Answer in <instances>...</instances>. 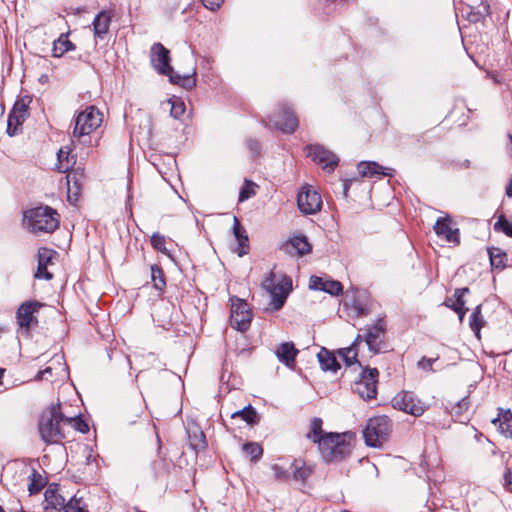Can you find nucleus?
Here are the masks:
<instances>
[{
  "label": "nucleus",
  "mask_w": 512,
  "mask_h": 512,
  "mask_svg": "<svg viewBox=\"0 0 512 512\" xmlns=\"http://www.w3.org/2000/svg\"><path fill=\"white\" fill-rule=\"evenodd\" d=\"M66 424L72 426L74 429L86 433L89 431L88 424L80 417H66Z\"/></svg>",
  "instance_id": "a18cd8bd"
},
{
  "label": "nucleus",
  "mask_w": 512,
  "mask_h": 512,
  "mask_svg": "<svg viewBox=\"0 0 512 512\" xmlns=\"http://www.w3.org/2000/svg\"><path fill=\"white\" fill-rule=\"evenodd\" d=\"M354 435L352 433H327L318 444V449L324 461L328 463L340 462L345 459L353 449Z\"/></svg>",
  "instance_id": "7ed1b4c3"
},
{
  "label": "nucleus",
  "mask_w": 512,
  "mask_h": 512,
  "mask_svg": "<svg viewBox=\"0 0 512 512\" xmlns=\"http://www.w3.org/2000/svg\"><path fill=\"white\" fill-rule=\"evenodd\" d=\"M72 149L68 146L62 147L58 152V164L57 169L61 173H65L70 170L75 164L74 155H71Z\"/></svg>",
  "instance_id": "cd10ccee"
},
{
  "label": "nucleus",
  "mask_w": 512,
  "mask_h": 512,
  "mask_svg": "<svg viewBox=\"0 0 512 512\" xmlns=\"http://www.w3.org/2000/svg\"><path fill=\"white\" fill-rule=\"evenodd\" d=\"M4 369H0V379L3 377Z\"/></svg>",
  "instance_id": "680f3d73"
},
{
  "label": "nucleus",
  "mask_w": 512,
  "mask_h": 512,
  "mask_svg": "<svg viewBox=\"0 0 512 512\" xmlns=\"http://www.w3.org/2000/svg\"><path fill=\"white\" fill-rule=\"evenodd\" d=\"M188 439L190 447L195 451L204 450L207 446L206 437L198 426H192L188 429Z\"/></svg>",
  "instance_id": "b1692460"
},
{
  "label": "nucleus",
  "mask_w": 512,
  "mask_h": 512,
  "mask_svg": "<svg viewBox=\"0 0 512 512\" xmlns=\"http://www.w3.org/2000/svg\"><path fill=\"white\" fill-rule=\"evenodd\" d=\"M434 231L437 236L442 237L448 243L459 244V229L452 225L450 217L439 218L435 225Z\"/></svg>",
  "instance_id": "2eb2a0df"
},
{
  "label": "nucleus",
  "mask_w": 512,
  "mask_h": 512,
  "mask_svg": "<svg viewBox=\"0 0 512 512\" xmlns=\"http://www.w3.org/2000/svg\"><path fill=\"white\" fill-rule=\"evenodd\" d=\"M379 372L376 368L362 369L359 378L353 383L352 390L364 401L375 399Z\"/></svg>",
  "instance_id": "1a4fd4ad"
},
{
  "label": "nucleus",
  "mask_w": 512,
  "mask_h": 512,
  "mask_svg": "<svg viewBox=\"0 0 512 512\" xmlns=\"http://www.w3.org/2000/svg\"><path fill=\"white\" fill-rule=\"evenodd\" d=\"M499 422L500 432L508 438H512V414L508 410L500 418L493 420V423Z\"/></svg>",
  "instance_id": "72a5a7b5"
},
{
  "label": "nucleus",
  "mask_w": 512,
  "mask_h": 512,
  "mask_svg": "<svg viewBox=\"0 0 512 512\" xmlns=\"http://www.w3.org/2000/svg\"><path fill=\"white\" fill-rule=\"evenodd\" d=\"M103 114L95 106H89L80 112L75 118L73 138L80 139L87 136L100 127Z\"/></svg>",
  "instance_id": "0eeeda50"
},
{
  "label": "nucleus",
  "mask_w": 512,
  "mask_h": 512,
  "mask_svg": "<svg viewBox=\"0 0 512 512\" xmlns=\"http://www.w3.org/2000/svg\"><path fill=\"white\" fill-rule=\"evenodd\" d=\"M270 121L273 122L277 129H280L285 133H292L298 127L297 117L292 111L286 108H283L275 114Z\"/></svg>",
  "instance_id": "dca6fc26"
},
{
  "label": "nucleus",
  "mask_w": 512,
  "mask_h": 512,
  "mask_svg": "<svg viewBox=\"0 0 512 512\" xmlns=\"http://www.w3.org/2000/svg\"><path fill=\"white\" fill-rule=\"evenodd\" d=\"M252 314L248 304L241 300H232L230 324L238 331L245 332L250 327Z\"/></svg>",
  "instance_id": "9b49d317"
},
{
  "label": "nucleus",
  "mask_w": 512,
  "mask_h": 512,
  "mask_svg": "<svg viewBox=\"0 0 512 512\" xmlns=\"http://www.w3.org/2000/svg\"><path fill=\"white\" fill-rule=\"evenodd\" d=\"M322 419L315 417L310 422V431L307 433L306 437L312 440L314 443L319 444L322 439H324L323 430H322Z\"/></svg>",
  "instance_id": "7c9ffc66"
},
{
  "label": "nucleus",
  "mask_w": 512,
  "mask_h": 512,
  "mask_svg": "<svg viewBox=\"0 0 512 512\" xmlns=\"http://www.w3.org/2000/svg\"><path fill=\"white\" fill-rule=\"evenodd\" d=\"M232 417H241L246 423L253 424L256 422L257 413L249 405L248 407L233 413Z\"/></svg>",
  "instance_id": "79ce46f5"
},
{
  "label": "nucleus",
  "mask_w": 512,
  "mask_h": 512,
  "mask_svg": "<svg viewBox=\"0 0 512 512\" xmlns=\"http://www.w3.org/2000/svg\"><path fill=\"white\" fill-rule=\"evenodd\" d=\"M490 14V4L482 0L477 6L471 7L468 15L471 22H478Z\"/></svg>",
  "instance_id": "c756f323"
},
{
  "label": "nucleus",
  "mask_w": 512,
  "mask_h": 512,
  "mask_svg": "<svg viewBox=\"0 0 512 512\" xmlns=\"http://www.w3.org/2000/svg\"><path fill=\"white\" fill-rule=\"evenodd\" d=\"M506 194L508 197H512V174H511V179L509 181V184L506 187Z\"/></svg>",
  "instance_id": "bf43d9fd"
},
{
  "label": "nucleus",
  "mask_w": 512,
  "mask_h": 512,
  "mask_svg": "<svg viewBox=\"0 0 512 512\" xmlns=\"http://www.w3.org/2000/svg\"><path fill=\"white\" fill-rule=\"evenodd\" d=\"M488 252L492 267L503 268L506 254L498 248L490 249Z\"/></svg>",
  "instance_id": "ea45409f"
},
{
  "label": "nucleus",
  "mask_w": 512,
  "mask_h": 512,
  "mask_svg": "<svg viewBox=\"0 0 512 512\" xmlns=\"http://www.w3.org/2000/svg\"><path fill=\"white\" fill-rule=\"evenodd\" d=\"M202 3L204 5V7H206L209 10L214 11L222 5L223 0H202Z\"/></svg>",
  "instance_id": "603ef678"
},
{
  "label": "nucleus",
  "mask_w": 512,
  "mask_h": 512,
  "mask_svg": "<svg viewBox=\"0 0 512 512\" xmlns=\"http://www.w3.org/2000/svg\"><path fill=\"white\" fill-rule=\"evenodd\" d=\"M247 146H248V148H249V149H250L254 154L258 153V151H259V144H258V142H257L256 140H254V139H248V140H247Z\"/></svg>",
  "instance_id": "6e6d98bb"
},
{
  "label": "nucleus",
  "mask_w": 512,
  "mask_h": 512,
  "mask_svg": "<svg viewBox=\"0 0 512 512\" xmlns=\"http://www.w3.org/2000/svg\"><path fill=\"white\" fill-rule=\"evenodd\" d=\"M348 188H349L348 184H347V183H345V184H344V193H345V194L347 193Z\"/></svg>",
  "instance_id": "052dcab7"
},
{
  "label": "nucleus",
  "mask_w": 512,
  "mask_h": 512,
  "mask_svg": "<svg viewBox=\"0 0 512 512\" xmlns=\"http://www.w3.org/2000/svg\"><path fill=\"white\" fill-rule=\"evenodd\" d=\"M385 332L386 325L383 319H378L374 325L367 328L364 337L362 335H357L349 347L339 350V355L343 358L347 366H351L357 363L361 367V363L357 358L360 345H362V343L365 341L371 353H380L382 345L384 344Z\"/></svg>",
  "instance_id": "f257e3e1"
},
{
  "label": "nucleus",
  "mask_w": 512,
  "mask_h": 512,
  "mask_svg": "<svg viewBox=\"0 0 512 512\" xmlns=\"http://www.w3.org/2000/svg\"><path fill=\"white\" fill-rule=\"evenodd\" d=\"M168 103L171 105V117H173L174 119H179L186 110L184 101L181 98L174 96L168 100Z\"/></svg>",
  "instance_id": "e433bc0d"
},
{
  "label": "nucleus",
  "mask_w": 512,
  "mask_h": 512,
  "mask_svg": "<svg viewBox=\"0 0 512 512\" xmlns=\"http://www.w3.org/2000/svg\"><path fill=\"white\" fill-rule=\"evenodd\" d=\"M290 468L295 480L305 481L312 473L311 468L306 466L301 460H294Z\"/></svg>",
  "instance_id": "2f4dec72"
},
{
  "label": "nucleus",
  "mask_w": 512,
  "mask_h": 512,
  "mask_svg": "<svg viewBox=\"0 0 512 512\" xmlns=\"http://www.w3.org/2000/svg\"><path fill=\"white\" fill-rule=\"evenodd\" d=\"M44 497L46 510L48 508L61 510L65 506V498L59 493V486L57 484L49 485L45 491Z\"/></svg>",
  "instance_id": "412c9836"
},
{
  "label": "nucleus",
  "mask_w": 512,
  "mask_h": 512,
  "mask_svg": "<svg viewBox=\"0 0 512 512\" xmlns=\"http://www.w3.org/2000/svg\"><path fill=\"white\" fill-rule=\"evenodd\" d=\"M53 275L47 270V266L44 269H40V266L37 267V272L35 273V278L51 280Z\"/></svg>",
  "instance_id": "864d4df0"
},
{
  "label": "nucleus",
  "mask_w": 512,
  "mask_h": 512,
  "mask_svg": "<svg viewBox=\"0 0 512 512\" xmlns=\"http://www.w3.org/2000/svg\"><path fill=\"white\" fill-rule=\"evenodd\" d=\"M74 49L75 46L69 41L68 35L62 33L59 38L53 42L52 54L54 57H61L67 51Z\"/></svg>",
  "instance_id": "c85d7f7f"
},
{
  "label": "nucleus",
  "mask_w": 512,
  "mask_h": 512,
  "mask_svg": "<svg viewBox=\"0 0 512 512\" xmlns=\"http://www.w3.org/2000/svg\"><path fill=\"white\" fill-rule=\"evenodd\" d=\"M111 16L106 11H101L93 20V31L96 38L102 39L109 31Z\"/></svg>",
  "instance_id": "5701e85b"
},
{
  "label": "nucleus",
  "mask_w": 512,
  "mask_h": 512,
  "mask_svg": "<svg viewBox=\"0 0 512 512\" xmlns=\"http://www.w3.org/2000/svg\"><path fill=\"white\" fill-rule=\"evenodd\" d=\"M25 118V116L10 112L7 120V133L10 136L16 135L18 128L22 125Z\"/></svg>",
  "instance_id": "c9c22d12"
},
{
  "label": "nucleus",
  "mask_w": 512,
  "mask_h": 512,
  "mask_svg": "<svg viewBox=\"0 0 512 512\" xmlns=\"http://www.w3.org/2000/svg\"><path fill=\"white\" fill-rule=\"evenodd\" d=\"M297 353L298 350L291 342L281 344L276 351L279 360L289 367H291L294 364Z\"/></svg>",
  "instance_id": "393cba45"
},
{
  "label": "nucleus",
  "mask_w": 512,
  "mask_h": 512,
  "mask_svg": "<svg viewBox=\"0 0 512 512\" xmlns=\"http://www.w3.org/2000/svg\"><path fill=\"white\" fill-rule=\"evenodd\" d=\"M297 205L303 214L313 215L321 210L322 199L312 186L306 185L298 193Z\"/></svg>",
  "instance_id": "9d476101"
},
{
  "label": "nucleus",
  "mask_w": 512,
  "mask_h": 512,
  "mask_svg": "<svg viewBox=\"0 0 512 512\" xmlns=\"http://www.w3.org/2000/svg\"><path fill=\"white\" fill-rule=\"evenodd\" d=\"M27 102L25 99H20L18 101L15 102L11 112L13 113H16V114H20L22 116H25L27 115Z\"/></svg>",
  "instance_id": "8fccbe9b"
},
{
  "label": "nucleus",
  "mask_w": 512,
  "mask_h": 512,
  "mask_svg": "<svg viewBox=\"0 0 512 512\" xmlns=\"http://www.w3.org/2000/svg\"><path fill=\"white\" fill-rule=\"evenodd\" d=\"M434 361L435 359L422 357L418 362V366L424 370H432V364Z\"/></svg>",
  "instance_id": "5fc2aeb1"
},
{
  "label": "nucleus",
  "mask_w": 512,
  "mask_h": 512,
  "mask_svg": "<svg viewBox=\"0 0 512 512\" xmlns=\"http://www.w3.org/2000/svg\"><path fill=\"white\" fill-rule=\"evenodd\" d=\"M271 469L273 471V475H274L275 479H277L279 481H286L290 477V471L284 469L282 466H280L278 464L272 465Z\"/></svg>",
  "instance_id": "de8ad7c7"
},
{
  "label": "nucleus",
  "mask_w": 512,
  "mask_h": 512,
  "mask_svg": "<svg viewBox=\"0 0 512 512\" xmlns=\"http://www.w3.org/2000/svg\"><path fill=\"white\" fill-rule=\"evenodd\" d=\"M0 512H4V510L0 507Z\"/></svg>",
  "instance_id": "e2e57ef3"
},
{
  "label": "nucleus",
  "mask_w": 512,
  "mask_h": 512,
  "mask_svg": "<svg viewBox=\"0 0 512 512\" xmlns=\"http://www.w3.org/2000/svg\"><path fill=\"white\" fill-rule=\"evenodd\" d=\"M484 324V320L481 316V305H478L472 312L469 320V326L475 333L476 337L480 338V330Z\"/></svg>",
  "instance_id": "f704fd0d"
},
{
  "label": "nucleus",
  "mask_w": 512,
  "mask_h": 512,
  "mask_svg": "<svg viewBox=\"0 0 512 512\" xmlns=\"http://www.w3.org/2000/svg\"><path fill=\"white\" fill-rule=\"evenodd\" d=\"M62 509H64V512H88L82 499L76 496L72 497L67 503L65 502Z\"/></svg>",
  "instance_id": "58836bf2"
},
{
  "label": "nucleus",
  "mask_w": 512,
  "mask_h": 512,
  "mask_svg": "<svg viewBox=\"0 0 512 512\" xmlns=\"http://www.w3.org/2000/svg\"><path fill=\"white\" fill-rule=\"evenodd\" d=\"M281 249L291 255L303 256L311 252L312 246L306 236L299 235L286 241Z\"/></svg>",
  "instance_id": "f3484780"
},
{
  "label": "nucleus",
  "mask_w": 512,
  "mask_h": 512,
  "mask_svg": "<svg viewBox=\"0 0 512 512\" xmlns=\"http://www.w3.org/2000/svg\"><path fill=\"white\" fill-rule=\"evenodd\" d=\"M151 244L153 246V248H155L156 250L158 251H161V252H165L166 251V247H165V237L158 234V233H154L151 237Z\"/></svg>",
  "instance_id": "09e8293b"
},
{
  "label": "nucleus",
  "mask_w": 512,
  "mask_h": 512,
  "mask_svg": "<svg viewBox=\"0 0 512 512\" xmlns=\"http://www.w3.org/2000/svg\"><path fill=\"white\" fill-rule=\"evenodd\" d=\"M392 169H385L377 162L366 161L358 165V172L362 177H373L376 175L392 176Z\"/></svg>",
  "instance_id": "4be33fe9"
},
{
  "label": "nucleus",
  "mask_w": 512,
  "mask_h": 512,
  "mask_svg": "<svg viewBox=\"0 0 512 512\" xmlns=\"http://www.w3.org/2000/svg\"><path fill=\"white\" fill-rule=\"evenodd\" d=\"M262 287L270 294V306L272 310L281 309L292 288V281L289 277L276 274L271 271L262 282Z\"/></svg>",
  "instance_id": "39448f33"
},
{
  "label": "nucleus",
  "mask_w": 512,
  "mask_h": 512,
  "mask_svg": "<svg viewBox=\"0 0 512 512\" xmlns=\"http://www.w3.org/2000/svg\"><path fill=\"white\" fill-rule=\"evenodd\" d=\"M309 288L314 290H321L331 295H338L342 292V285L340 282L318 276L310 277Z\"/></svg>",
  "instance_id": "a211bd4d"
},
{
  "label": "nucleus",
  "mask_w": 512,
  "mask_h": 512,
  "mask_svg": "<svg viewBox=\"0 0 512 512\" xmlns=\"http://www.w3.org/2000/svg\"><path fill=\"white\" fill-rule=\"evenodd\" d=\"M41 306L42 304L37 301H26L22 303L16 312L18 325L26 330L30 329L33 323H37V319L34 314Z\"/></svg>",
  "instance_id": "4468645a"
},
{
  "label": "nucleus",
  "mask_w": 512,
  "mask_h": 512,
  "mask_svg": "<svg viewBox=\"0 0 512 512\" xmlns=\"http://www.w3.org/2000/svg\"><path fill=\"white\" fill-rule=\"evenodd\" d=\"M393 407L413 416H421L425 410V404L411 392L397 394L392 400Z\"/></svg>",
  "instance_id": "f8f14e48"
},
{
  "label": "nucleus",
  "mask_w": 512,
  "mask_h": 512,
  "mask_svg": "<svg viewBox=\"0 0 512 512\" xmlns=\"http://www.w3.org/2000/svg\"><path fill=\"white\" fill-rule=\"evenodd\" d=\"M68 200L72 204H74L78 200L77 193L72 194L70 188H68Z\"/></svg>",
  "instance_id": "13d9d810"
},
{
  "label": "nucleus",
  "mask_w": 512,
  "mask_h": 512,
  "mask_svg": "<svg viewBox=\"0 0 512 512\" xmlns=\"http://www.w3.org/2000/svg\"><path fill=\"white\" fill-rule=\"evenodd\" d=\"M469 293L468 288H459L456 289L452 298H448L445 302V305L451 309H453L458 315L459 319L462 321L467 308H465L464 296Z\"/></svg>",
  "instance_id": "aec40b11"
},
{
  "label": "nucleus",
  "mask_w": 512,
  "mask_h": 512,
  "mask_svg": "<svg viewBox=\"0 0 512 512\" xmlns=\"http://www.w3.org/2000/svg\"><path fill=\"white\" fill-rule=\"evenodd\" d=\"M306 152L307 156L328 172H332L338 165V157L320 145H309L306 147Z\"/></svg>",
  "instance_id": "ddd939ff"
},
{
  "label": "nucleus",
  "mask_w": 512,
  "mask_h": 512,
  "mask_svg": "<svg viewBox=\"0 0 512 512\" xmlns=\"http://www.w3.org/2000/svg\"><path fill=\"white\" fill-rule=\"evenodd\" d=\"M494 228L501 229L507 236L512 237V222H509L504 216L498 218Z\"/></svg>",
  "instance_id": "49530a36"
},
{
  "label": "nucleus",
  "mask_w": 512,
  "mask_h": 512,
  "mask_svg": "<svg viewBox=\"0 0 512 512\" xmlns=\"http://www.w3.org/2000/svg\"><path fill=\"white\" fill-rule=\"evenodd\" d=\"M233 234L238 241L239 249L237 251L239 256H243L248 253V236L244 227L240 224L237 217L233 218Z\"/></svg>",
  "instance_id": "a878e982"
},
{
  "label": "nucleus",
  "mask_w": 512,
  "mask_h": 512,
  "mask_svg": "<svg viewBox=\"0 0 512 512\" xmlns=\"http://www.w3.org/2000/svg\"><path fill=\"white\" fill-rule=\"evenodd\" d=\"M255 187V183L250 180H245L239 192V202L246 201L253 197L256 194Z\"/></svg>",
  "instance_id": "a19ab883"
},
{
  "label": "nucleus",
  "mask_w": 512,
  "mask_h": 512,
  "mask_svg": "<svg viewBox=\"0 0 512 512\" xmlns=\"http://www.w3.org/2000/svg\"><path fill=\"white\" fill-rule=\"evenodd\" d=\"M51 362L57 364V367L48 366L45 369L39 371L35 377L36 380H48L54 376H62L66 373V364L64 363V356L56 354Z\"/></svg>",
  "instance_id": "6ab92c4d"
},
{
  "label": "nucleus",
  "mask_w": 512,
  "mask_h": 512,
  "mask_svg": "<svg viewBox=\"0 0 512 512\" xmlns=\"http://www.w3.org/2000/svg\"><path fill=\"white\" fill-rule=\"evenodd\" d=\"M243 451L250 456L252 461H257L262 457L263 449L256 442H249L243 445Z\"/></svg>",
  "instance_id": "4c0bfd02"
},
{
  "label": "nucleus",
  "mask_w": 512,
  "mask_h": 512,
  "mask_svg": "<svg viewBox=\"0 0 512 512\" xmlns=\"http://www.w3.org/2000/svg\"><path fill=\"white\" fill-rule=\"evenodd\" d=\"M29 481L28 490L30 494L38 493L44 486L42 477L35 470L29 476Z\"/></svg>",
  "instance_id": "37998d69"
},
{
  "label": "nucleus",
  "mask_w": 512,
  "mask_h": 512,
  "mask_svg": "<svg viewBox=\"0 0 512 512\" xmlns=\"http://www.w3.org/2000/svg\"><path fill=\"white\" fill-rule=\"evenodd\" d=\"M151 63L153 68L160 74L169 77L173 84H178L186 89H192L196 85V71L192 69V73L181 76L173 71L170 65L169 50L161 43H155L151 48Z\"/></svg>",
  "instance_id": "f03ea898"
},
{
  "label": "nucleus",
  "mask_w": 512,
  "mask_h": 512,
  "mask_svg": "<svg viewBox=\"0 0 512 512\" xmlns=\"http://www.w3.org/2000/svg\"><path fill=\"white\" fill-rule=\"evenodd\" d=\"M54 255L55 252L53 250L45 247L40 248L38 250V264L40 266V269L45 270V266H48Z\"/></svg>",
  "instance_id": "c03bdc74"
},
{
  "label": "nucleus",
  "mask_w": 512,
  "mask_h": 512,
  "mask_svg": "<svg viewBox=\"0 0 512 512\" xmlns=\"http://www.w3.org/2000/svg\"><path fill=\"white\" fill-rule=\"evenodd\" d=\"M391 421L387 416L371 418L363 432L365 443L371 447L381 446L391 431Z\"/></svg>",
  "instance_id": "6e6552de"
},
{
  "label": "nucleus",
  "mask_w": 512,
  "mask_h": 512,
  "mask_svg": "<svg viewBox=\"0 0 512 512\" xmlns=\"http://www.w3.org/2000/svg\"><path fill=\"white\" fill-rule=\"evenodd\" d=\"M504 482L506 486L512 485V470H507L504 474Z\"/></svg>",
  "instance_id": "4d7b16f0"
},
{
  "label": "nucleus",
  "mask_w": 512,
  "mask_h": 512,
  "mask_svg": "<svg viewBox=\"0 0 512 512\" xmlns=\"http://www.w3.org/2000/svg\"><path fill=\"white\" fill-rule=\"evenodd\" d=\"M28 225L33 233H51L59 226V215L48 206L32 208L25 213Z\"/></svg>",
  "instance_id": "423d86ee"
},
{
  "label": "nucleus",
  "mask_w": 512,
  "mask_h": 512,
  "mask_svg": "<svg viewBox=\"0 0 512 512\" xmlns=\"http://www.w3.org/2000/svg\"><path fill=\"white\" fill-rule=\"evenodd\" d=\"M151 280L156 290L163 292L166 287L165 276L162 268L157 265H151Z\"/></svg>",
  "instance_id": "473e14b6"
},
{
  "label": "nucleus",
  "mask_w": 512,
  "mask_h": 512,
  "mask_svg": "<svg viewBox=\"0 0 512 512\" xmlns=\"http://www.w3.org/2000/svg\"><path fill=\"white\" fill-rule=\"evenodd\" d=\"M66 417L60 411V405H52L44 411L39 420V433L47 444L58 443L65 437L63 426Z\"/></svg>",
  "instance_id": "20e7f679"
},
{
  "label": "nucleus",
  "mask_w": 512,
  "mask_h": 512,
  "mask_svg": "<svg viewBox=\"0 0 512 512\" xmlns=\"http://www.w3.org/2000/svg\"><path fill=\"white\" fill-rule=\"evenodd\" d=\"M317 358L322 370L324 371L336 372L340 368L336 357L325 348L320 350V352L317 354Z\"/></svg>",
  "instance_id": "bb28decb"
},
{
  "label": "nucleus",
  "mask_w": 512,
  "mask_h": 512,
  "mask_svg": "<svg viewBox=\"0 0 512 512\" xmlns=\"http://www.w3.org/2000/svg\"><path fill=\"white\" fill-rule=\"evenodd\" d=\"M469 400L467 397H464L462 398L461 400H459L456 404V406L454 407V410H455V413L456 414H459L461 413L462 411H466L468 410L469 408Z\"/></svg>",
  "instance_id": "3c124183"
}]
</instances>
